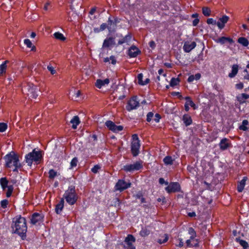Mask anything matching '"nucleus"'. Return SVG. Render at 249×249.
<instances>
[{
    "instance_id": "1",
    "label": "nucleus",
    "mask_w": 249,
    "mask_h": 249,
    "mask_svg": "<svg viewBox=\"0 0 249 249\" xmlns=\"http://www.w3.org/2000/svg\"><path fill=\"white\" fill-rule=\"evenodd\" d=\"M12 228L14 233L23 238L26 236L27 226L26 219L21 215H18L13 220Z\"/></svg>"
},
{
    "instance_id": "2",
    "label": "nucleus",
    "mask_w": 249,
    "mask_h": 249,
    "mask_svg": "<svg viewBox=\"0 0 249 249\" xmlns=\"http://www.w3.org/2000/svg\"><path fill=\"white\" fill-rule=\"evenodd\" d=\"M5 160V166L8 168H12L14 172H18V170L22 168L20 163L19 156L14 152H11L6 155L3 158Z\"/></svg>"
},
{
    "instance_id": "3",
    "label": "nucleus",
    "mask_w": 249,
    "mask_h": 249,
    "mask_svg": "<svg viewBox=\"0 0 249 249\" xmlns=\"http://www.w3.org/2000/svg\"><path fill=\"white\" fill-rule=\"evenodd\" d=\"M64 199L71 205H74L78 199V195L76 192L75 186L71 185L65 192L63 195Z\"/></svg>"
},
{
    "instance_id": "4",
    "label": "nucleus",
    "mask_w": 249,
    "mask_h": 249,
    "mask_svg": "<svg viewBox=\"0 0 249 249\" xmlns=\"http://www.w3.org/2000/svg\"><path fill=\"white\" fill-rule=\"evenodd\" d=\"M41 152V151H36L34 149L32 152L27 154L25 156V161L28 165L31 166L33 162L39 163L42 158Z\"/></svg>"
},
{
    "instance_id": "5",
    "label": "nucleus",
    "mask_w": 249,
    "mask_h": 249,
    "mask_svg": "<svg viewBox=\"0 0 249 249\" xmlns=\"http://www.w3.org/2000/svg\"><path fill=\"white\" fill-rule=\"evenodd\" d=\"M37 90V87L30 83L24 86L22 89V90L23 93H26L29 97L34 99H36L37 96V94L36 93Z\"/></svg>"
},
{
    "instance_id": "6",
    "label": "nucleus",
    "mask_w": 249,
    "mask_h": 249,
    "mask_svg": "<svg viewBox=\"0 0 249 249\" xmlns=\"http://www.w3.org/2000/svg\"><path fill=\"white\" fill-rule=\"evenodd\" d=\"M142 168L143 161L139 160L132 164H126L124 166L122 169L126 172H133L135 171H138Z\"/></svg>"
},
{
    "instance_id": "7",
    "label": "nucleus",
    "mask_w": 249,
    "mask_h": 249,
    "mask_svg": "<svg viewBox=\"0 0 249 249\" xmlns=\"http://www.w3.org/2000/svg\"><path fill=\"white\" fill-rule=\"evenodd\" d=\"M8 180L6 177L1 178H0V184L3 191L7 188L6 196V197H9L11 196L13 193L14 187L12 185H8Z\"/></svg>"
},
{
    "instance_id": "8",
    "label": "nucleus",
    "mask_w": 249,
    "mask_h": 249,
    "mask_svg": "<svg viewBox=\"0 0 249 249\" xmlns=\"http://www.w3.org/2000/svg\"><path fill=\"white\" fill-rule=\"evenodd\" d=\"M133 141L131 143V150L133 156H137L139 153L140 147V141L137 134L132 135Z\"/></svg>"
},
{
    "instance_id": "9",
    "label": "nucleus",
    "mask_w": 249,
    "mask_h": 249,
    "mask_svg": "<svg viewBox=\"0 0 249 249\" xmlns=\"http://www.w3.org/2000/svg\"><path fill=\"white\" fill-rule=\"evenodd\" d=\"M140 103L136 96H133L128 101L126 106V109L127 111H130L133 109H136L139 107Z\"/></svg>"
},
{
    "instance_id": "10",
    "label": "nucleus",
    "mask_w": 249,
    "mask_h": 249,
    "mask_svg": "<svg viewBox=\"0 0 249 249\" xmlns=\"http://www.w3.org/2000/svg\"><path fill=\"white\" fill-rule=\"evenodd\" d=\"M131 186V183L126 182L122 179H119L115 185V190L122 192Z\"/></svg>"
},
{
    "instance_id": "11",
    "label": "nucleus",
    "mask_w": 249,
    "mask_h": 249,
    "mask_svg": "<svg viewBox=\"0 0 249 249\" xmlns=\"http://www.w3.org/2000/svg\"><path fill=\"white\" fill-rule=\"evenodd\" d=\"M181 187L178 182H172L165 188V190L168 193L180 192Z\"/></svg>"
},
{
    "instance_id": "12",
    "label": "nucleus",
    "mask_w": 249,
    "mask_h": 249,
    "mask_svg": "<svg viewBox=\"0 0 249 249\" xmlns=\"http://www.w3.org/2000/svg\"><path fill=\"white\" fill-rule=\"evenodd\" d=\"M113 19L110 17L107 21V29L109 32L115 30L117 24L119 22V20L118 18L113 17Z\"/></svg>"
},
{
    "instance_id": "13",
    "label": "nucleus",
    "mask_w": 249,
    "mask_h": 249,
    "mask_svg": "<svg viewBox=\"0 0 249 249\" xmlns=\"http://www.w3.org/2000/svg\"><path fill=\"white\" fill-rule=\"evenodd\" d=\"M141 53V51L135 46H132L128 51V55L130 57H136Z\"/></svg>"
},
{
    "instance_id": "14",
    "label": "nucleus",
    "mask_w": 249,
    "mask_h": 249,
    "mask_svg": "<svg viewBox=\"0 0 249 249\" xmlns=\"http://www.w3.org/2000/svg\"><path fill=\"white\" fill-rule=\"evenodd\" d=\"M196 44L195 41L191 43L187 41L184 43L183 49L185 52L189 53L196 47Z\"/></svg>"
},
{
    "instance_id": "15",
    "label": "nucleus",
    "mask_w": 249,
    "mask_h": 249,
    "mask_svg": "<svg viewBox=\"0 0 249 249\" xmlns=\"http://www.w3.org/2000/svg\"><path fill=\"white\" fill-rule=\"evenodd\" d=\"M229 18V17L226 15H224L221 18H220L217 22V25L219 29H223L225 24L228 21Z\"/></svg>"
},
{
    "instance_id": "16",
    "label": "nucleus",
    "mask_w": 249,
    "mask_h": 249,
    "mask_svg": "<svg viewBox=\"0 0 249 249\" xmlns=\"http://www.w3.org/2000/svg\"><path fill=\"white\" fill-rule=\"evenodd\" d=\"M43 217L42 214L37 213H35L32 215L31 223L33 225H35L37 223L41 221L43 219Z\"/></svg>"
},
{
    "instance_id": "17",
    "label": "nucleus",
    "mask_w": 249,
    "mask_h": 249,
    "mask_svg": "<svg viewBox=\"0 0 249 249\" xmlns=\"http://www.w3.org/2000/svg\"><path fill=\"white\" fill-rule=\"evenodd\" d=\"M230 145L231 143L229 142V140L227 138L222 139L219 144L220 149L223 151L227 149Z\"/></svg>"
},
{
    "instance_id": "18",
    "label": "nucleus",
    "mask_w": 249,
    "mask_h": 249,
    "mask_svg": "<svg viewBox=\"0 0 249 249\" xmlns=\"http://www.w3.org/2000/svg\"><path fill=\"white\" fill-rule=\"evenodd\" d=\"M109 83V80L106 78L104 80L98 79L96 80L95 86L98 89H101L102 87L105 85H107Z\"/></svg>"
},
{
    "instance_id": "19",
    "label": "nucleus",
    "mask_w": 249,
    "mask_h": 249,
    "mask_svg": "<svg viewBox=\"0 0 249 249\" xmlns=\"http://www.w3.org/2000/svg\"><path fill=\"white\" fill-rule=\"evenodd\" d=\"M216 43L224 44L226 42H228L230 44L233 43V40L232 38L228 37L222 36L215 40Z\"/></svg>"
},
{
    "instance_id": "20",
    "label": "nucleus",
    "mask_w": 249,
    "mask_h": 249,
    "mask_svg": "<svg viewBox=\"0 0 249 249\" xmlns=\"http://www.w3.org/2000/svg\"><path fill=\"white\" fill-rule=\"evenodd\" d=\"M115 38L113 37H109L104 40L103 47L108 48L111 45H115Z\"/></svg>"
},
{
    "instance_id": "21",
    "label": "nucleus",
    "mask_w": 249,
    "mask_h": 249,
    "mask_svg": "<svg viewBox=\"0 0 249 249\" xmlns=\"http://www.w3.org/2000/svg\"><path fill=\"white\" fill-rule=\"evenodd\" d=\"M132 38V36L130 34H128L125 36L123 37L121 39H119L118 42V45H122L124 43H126L128 44V43L130 42Z\"/></svg>"
},
{
    "instance_id": "22",
    "label": "nucleus",
    "mask_w": 249,
    "mask_h": 249,
    "mask_svg": "<svg viewBox=\"0 0 249 249\" xmlns=\"http://www.w3.org/2000/svg\"><path fill=\"white\" fill-rule=\"evenodd\" d=\"M64 206V200L62 198L60 201L56 205L55 212L57 214H60L62 212Z\"/></svg>"
},
{
    "instance_id": "23",
    "label": "nucleus",
    "mask_w": 249,
    "mask_h": 249,
    "mask_svg": "<svg viewBox=\"0 0 249 249\" xmlns=\"http://www.w3.org/2000/svg\"><path fill=\"white\" fill-rule=\"evenodd\" d=\"M238 102L240 104L246 102V100L249 98V95L246 93H242L236 97Z\"/></svg>"
},
{
    "instance_id": "24",
    "label": "nucleus",
    "mask_w": 249,
    "mask_h": 249,
    "mask_svg": "<svg viewBox=\"0 0 249 249\" xmlns=\"http://www.w3.org/2000/svg\"><path fill=\"white\" fill-rule=\"evenodd\" d=\"M182 120L186 126L190 125L193 122L191 117L188 114H184L182 117Z\"/></svg>"
},
{
    "instance_id": "25",
    "label": "nucleus",
    "mask_w": 249,
    "mask_h": 249,
    "mask_svg": "<svg viewBox=\"0 0 249 249\" xmlns=\"http://www.w3.org/2000/svg\"><path fill=\"white\" fill-rule=\"evenodd\" d=\"M248 178L247 177H244L238 183L237 185V191L238 192H242L246 184V181Z\"/></svg>"
},
{
    "instance_id": "26",
    "label": "nucleus",
    "mask_w": 249,
    "mask_h": 249,
    "mask_svg": "<svg viewBox=\"0 0 249 249\" xmlns=\"http://www.w3.org/2000/svg\"><path fill=\"white\" fill-rule=\"evenodd\" d=\"M70 122L72 124V128L75 129L77 128V125L80 123V121L78 116H75L71 120Z\"/></svg>"
},
{
    "instance_id": "27",
    "label": "nucleus",
    "mask_w": 249,
    "mask_h": 249,
    "mask_svg": "<svg viewBox=\"0 0 249 249\" xmlns=\"http://www.w3.org/2000/svg\"><path fill=\"white\" fill-rule=\"evenodd\" d=\"M238 65L237 64L233 65L231 68V71L229 74V77L230 78L234 77L238 73Z\"/></svg>"
},
{
    "instance_id": "28",
    "label": "nucleus",
    "mask_w": 249,
    "mask_h": 249,
    "mask_svg": "<svg viewBox=\"0 0 249 249\" xmlns=\"http://www.w3.org/2000/svg\"><path fill=\"white\" fill-rule=\"evenodd\" d=\"M8 62V60H6L0 65V75H3V74L5 73L7 69L6 64Z\"/></svg>"
},
{
    "instance_id": "29",
    "label": "nucleus",
    "mask_w": 249,
    "mask_h": 249,
    "mask_svg": "<svg viewBox=\"0 0 249 249\" xmlns=\"http://www.w3.org/2000/svg\"><path fill=\"white\" fill-rule=\"evenodd\" d=\"M186 248H192L193 247H198V242L197 239H196L195 240V243L193 242V243H191V239H188L186 241Z\"/></svg>"
},
{
    "instance_id": "30",
    "label": "nucleus",
    "mask_w": 249,
    "mask_h": 249,
    "mask_svg": "<svg viewBox=\"0 0 249 249\" xmlns=\"http://www.w3.org/2000/svg\"><path fill=\"white\" fill-rule=\"evenodd\" d=\"M238 42L241 45H242L244 47H247L249 45V41L248 40L244 37H240L238 39Z\"/></svg>"
},
{
    "instance_id": "31",
    "label": "nucleus",
    "mask_w": 249,
    "mask_h": 249,
    "mask_svg": "<svg viewBox=\"0 0 249 249\" xmlns=\"http://www.w3.org/2000/svg\"><path fill=\"white\" fill-rule=\"evenodd\" d=\"M164 164L166 165H171L173 164L174 160L171 156H166L163 160Z\"/></svg>"
},
{
    "instance_id": "32",
    "label": "nucleus",
    "mask_w": 249,
    "mask_h": 249,
    "mask_svg": "<svg viewBox=\"0 0 249 249\" xmlns=\"http://www.w3.org/2000/svg\"><path fill=\"white\" fill-rule=\"evenodd\" d=\"M53 36L56 39L61 40V41H65L66 40V37H64L63 35L59 32H55L53 34Z\"/></svg>"
},
{
    "instance_id": "33",
    "label": "nucleus",
    "mask_w": 249,
    "mask_h": 249,
    "mask_svg": "<svg viewBox=\"0 0 249 249\" xmlns=\"http://www.w3.org/2000/svg\"><path fill=\"white\" fill-rule=\"evenodd\" d=\"M236 240L240 244L241 246L243 247L244 249H247L248 248H249V244L246 241L240 239L239 238H236Z\"/></svg>"
},
{
    "instance_id": "34",
    "label": "nucleus",
    "mask_w": 249,
    "mask_h": 249,
    "mask_svg": "<svg viewBox=\"0 0 249 249\" xmlns=\"http://www.w3.org/2000/svg\"><path fill=\"white\" fill-rule=\"evenodd\" d=\"M133 242H124V248L125 249H136L135 247L132 245Z\"/></svg>"
},
{
    "instance_id": "35",
    "label": "nucleus",
    "mask_w": 249,
    "mask_h": 249,
    "mask_svg": "<svg viewBox=\"0 0 249 249\" xmlns=\"http://www.w3.org/2000/svg\"><path fill=\"white\" fill-rule=\"evenodd\" d=\"M185 99L186 100V103H188V104H189V106H190L194 109H196V104L192 100V99H191L190 97L186 96V97H185Z\"/></svg>"
},
{
    "instance_id": "36",
    "label": "nucleus",
    "mask_w": 249,
    "mask_h": 249,
    "mask_svg": "<svg viewBox=\"0 0 249 249\" xmlns=\"http://www.w3.org/2000/svg\"><path fill=\"white\" fill-rule=\"evenodd\" d=\"M168 238H169L168 235L167 234H164V235L162 237H161V238L159 239L158 240L157 242L159 244H162L166 243L168 241Z\"/></svg>"
},
{
    "instance_id": "37",
    "label": "nucleus",
    "mask_w": 249,
    "mask_h": 249,
    "mask_svg": "<svg viewBox=\"0 0 249 249\" xmlns=\"http://www.w3.org/2000/svg\"><path fill=\"white\" fill-rule=\"evenodd\" d=\"M123 126L122 125H116L115 124L114 126L111 129V131L115 133H118L123 129Z\"/></svg>"
},
{
    "instance_id": "38",
    "label": "nucleus",
    "mask_w": 249,
    "mask_h": 249,
    "mask_svg": "<svg viewBox=\"0 0 249 249\" xmlns=\"http://www.w3.org/2000/svg\"><path fill=\"white\" fill-rule=\"evenodd\" d=\"M248 124V121L247 120H244L242 122V124L240 125L239 129L243 131H246L248 129L247 125Z\"/></svg>"
},
{
    "instance_id": "39",
    "label": "nucleus",
    "mask_w": 249,
    "mask_h": 249,
    "mask_svg": "<svg viewBox=\"0 0 249 249\" xmlns=\"http://www.w3.org/2000/svg\"><path fill=\"white\" fill-rule=\"evenodd\" d=\"M180 82V80L178 78H172L170 81V85L171 87H174L178 85Z\"/></svg>"
},
{
    "instance_id": "40",
    "label": "nucleus",
    "mask_w": 249,
    "mask_h": 249,
    "mask_svg": "<svg viewBox=\"0 0 249 249\" xmlns=\"http://www.w3.org/2000/svg\"><path fill=\"white\" fill-rule=\"evenodd\" d=\"M150 234V231L146 228H142L140 232L142 237H145Z\"/></svg>"
},
{
    "instance_id": "41",
    "label": "nucleus",
    "mask_w": 249,
    "mask_h": 249,
    "mask_svg": "<svg viewBox=\"0 0 249 249\" xmlns=\"http://www.w3.org/2000/svg\"><path fill=\"white\" fill-rule=\"evenodd\" d=\"M57 176V172L53 169H51L49 171V178L53 179Z\"/></svg>"
},
{
    "instance_id": "42",
    "label": "nucleus",
    "mask_w": 249,
    "mask_h": 249,
    "mask_svg": "<svg viewBox=\"0 0 249 249\" xmlns=\"http://www.w3.org/2000/svg\"><path fill=\"white\" fill-rule=\"evenodd\" d=\"M202 13L205 16H209L211 15V10L208 7H204L202 8Z\"/></svg>"
},
{
    "instance_id": "43",
    "label": "nucleus",
    "mask_w": 249,
    "mask_h": 249,
    "mask_svg": "<svg viewBox=\"0 0 249 249\" xmlns=\"http://www.w3.org/2000/svg\"><path fill=\"white\" fill-rule=\"evenodd\" d=\"M78 159L76 157L73 158L71 162V167L70 168H73L77 166L78 163Z\"/></svg>"
},
{
    "instance_id": "44",
    "label": "nucleus",
    "mask_w": 249,
    "mask_h": 249,
    "mask_svg": "<svg viewBox=\"0 0 249 249\" xmlns=\"http://www.w3.org/2000/svg\"><path fill=\"white\" fill-rule=\"evenodd\" d=\"M136 197L137 198H138V199H140L141 203H145L146 202L145 199V198H144L143 197L142 193H140L139 192V193L136 194Z\"/></svg>"
},
{
    "instance_id": "45",
    "label": "nucleus",
    "mask_w": 249,
    "mask_h": 249,
    "mask_svg": "<svg viewBox=\"0 0 249 249\" xmlns=\"http://www.w3.org/2000/svg\"><path fill=\"white\" fill-rule=\"evenodd\" d=\"M106 28H107V25L106 23H102L100 28V30H98L97 29H94V31L95 32H98L99 31H102L105 30Z\"/></svg>"
},
{
    "instance_id": "46",
    "label": "nucleus",
    "mask_w": 249,
    "mask_h": 249,
    "mask_svg": "<svg viewBox=\"0 0 249 249\" xmlns=\"http://www.w3.org/2000/svg\"><path fill=\"white\" fill-rule=\"evenodd\" d=\"M135 242V237L131 234H128L127 236L125 238L124 242Z\"/></svg>"
},
{
    "instance_id": "47",
    "label": "nucleus",
    "mask_w": 249,
    "mask_h": 249,
    "mask_svg": "<svg viewBox=\"0 0 249 249\" xmlns=\"http://www.w3.org/2000/svg\"><path fill=\"white\" fill-rule=\"evenodd\" d=\"M107 127L110 130L112 129V128L114 126V125L115 124L114 123H113L111 121H107L105 123Z\"/></svg>"
},
{
    "instance_id": "48",
    "label": "nucleus",
    "mask_w": 249,
    "mask_h": 249,
    "mask_svg": "<svg viewBox=\"0 0 249 249\" xmlns=\"http://www.w3.org/2000/svg\"><path fill=\"white\" fill-rule=\"evenodd\" d=\"M7 128V125L6 124L4 123H0V132H4Z\"/></svg>"
},
{
    "instance_id": "49",
    "label": "nucleus",
    "mask_w": 249,
    "mask_h": 249,
    "mask_svg": "<svg viewBox=\"0 0 249 249\" xmlns=\"http://www.w3.org/2000/svg\"><path fill=\"white\" fill-rule=\"evenodd\" d=\"M142 78H143V75L142 73H139L138 75L137 78H138V83L139 84L141 85H143V81H142Z\"/></svg>"
},
{
    "instance_id": "50",
    "label": "nucleus",
    "mask_w": 249,
    "mask_h": 249,
    "mask_svg": "<svg viewBox=\"0 0 249 249\" xmlns=\"http://www.w3.org/2000/svg\"><path fill=\"white\" fill-rule=\"evenodd\" d=\"M207 23L208 24L217 25V22L216 20H214L213 18H212L207 19Z\"/></svg>"
},
{
    "instance_id": "51",
    "label": "nucleus",
    "mask_w": 249,
    "mask_h": 249,
    "mask_svg": "<svg viewBox=\"0 0 249 249\" xmlns=\"http://www.w3.org/2000/svg\"><path fill=\"white\" fill-rule=\"evenodd\" d=\"M100 169V166L98 165H95L94 166V167L91 169V171L93 173H97L99 170Z\"/></svg>"
},
{
    "instance_id": "52",
    "label": "nucleus",
    "mask_w": 249,
    "mask_h": 249,
    "mask_svg": "<svg viewBox=\"0 0 249 249\" xmlns=\"http://www.w3.org/2000/svg\"><path fill=\"white\" fill-rule=\"evenodd\" d=\"M24 44L27 46L28 48H31L32 46V43L29 39H25L24 40Z\"/></svg>"
},
{
    "instance_id": "53",
    "label": "nucleus",
    "mask_w": 249,
    "mask_h": 249,
    "mask_svg": "<svg viewBox=\"0 0 249 249\" xmlns=\"http://www.w3.org/2000/svg\"><path fill=\"white\" fill-rule=\"evenodd\" d=\"M8 204V201L6 199L2 200L1 201V206L3 208H6Z\"/></svg>"
},
{
    "instance_id": "54",
    "label": "nucleus",
    "mask_w": 249,
    "mask_h": 249,
    "mask_svg": "<svg viewBox=\"0 0 249 249\" xmlns=\"http://www.w3.org/2000/svg\"><path fill=\"white\" fill-rule=\"evenodd\" d=\"M154 114L152 112H149L147 114L146 121L148 122H150L151 121L152 117H153Z\"/></svg>"
},
{
    "instance_id": "55",
    "label": "nucleus",
    "mask_w": 249,
    "mask_h": 249,
    "mask_svg": "<svg viewBox=\"0 0 249 249\" xmlns=\"http://www.w3.org/2000/svg\"><path fill=\"white\" fill-rule=\"evenodd\" d=\"M47 69L51 72L52 74L55 73L56 71L52 66H48Z\"/></svg>"
},
{
    "instance_id": "56",
    "label": "nucleus",
    "mask_w": 249,
    "mask_h": 249,
    "mask_svg": "<svg viewBox=\"0 0 249 249\" xmlns=\"http://www.w3.org/2000/svg\"><path fill=\"white\" fill-rule=\"evenodd\" d=\"M235 87L237 89H241L243 88L244 85L242 83L240 82L239 83L236 84L235 85Z\"/></svg>"
},
{
    "instance_id": "57",
    "label": "nucleus",
    "mask_w": 249,
    "mask_h": 249,
    "mask_svg": "<svg viewBox=\"0 0 249 249\" xmlns=\"http://www.w3.org/2000/svg\"><path fill=\"white\" fill-rule=\"evenodd\" d=\"M188 232H189V233L192 235H196V232L194 230V229L193 228H189V230H188Z\"/></svg>"
},
{
    "instance_id": "58",
    "label": "nucleus",
    "mask_w": 249,
    "mask_h": 249,
    "mask_svg": "<svg viewBox=\"0 0 249 249\" xmlns=\"http://www.w3.org/2000/svg\"><path fill=\"white\" fill-rule=\"evenodd\" d=\"M110 60H111V64L115 65L116 63V59L114 56L111 55L110 57Z\"/></svg>"
},
{
    "instance_id": "59",
    "label": "nucleus",
    "mask_w": 249,
    "mask_h": 249,
    "mask_svg": "<svg viewBox=\"0 0 249 249\" xmlns=\"http://www.w3.org/2000/svg\"><path fill=\"white\" fill-rule=\"evenodd\" d=\"M160 115L159 114H156L155 116V118H154V121L156 122V123H158L160 121Z\"/></svg>"
},
{
    "instance_id": "60",
    "label": "nucleus",
    "mask_w": 249,
    "mask_h": 249,
    "mask_svg": "<svg viewBox=\"0 0 249 249\" xmlns=\"http://www.w3.org/2000/svg\"><path fill=\"white\" fill-rule=\"evenodd\" d=\"M199 22V19H198V18H195L193 21V25L194 26H196L198 24Z\"/></svg>"
},
{
    "instance_id": "61",
    "label": "nucleus",
    "mask_w": 249,
    "mask_h": 249,
    "mask_svg": "<svg viewBox=\"0 0 249 249\" xmlns=\"http://www.w3.org/2000/svg\"><path fill=\"white\" fill-rule=\"evenodd\" d=\"M244 72H246L247 74L244 76V79L249 80V73L248 72L247 69L244 71Z\"/></svg>"
},
{
    "instance_id": "62",
    "label": "nucleus",
    "mask_w": 249,
    "mask_h": 249,
    "mask_svg": "<svg viewBox=\"0 0 249 249\" xmlns=\"http://www.w3.org/2000/svg\"><path fill=\"white\" fill-rule=\"evenodd\" d=\"M149 46H150L151 48H152V49L155 48V47H156V43H155V42L154 41H153V40H152V41H150V42H149Z\"/></svg>"
},
{
    "instance_id": "63",
    "label": "nucleus",
    "mask_w": 249,
    "mask_h": 249,
    "mask_svg": "<svg viewBox=\"0 0 249 249\" xmlns=\"http://www.w3.org/2000/svg\"><path fill=\"white\" fill-rule=\"evenodd\" d=\"M195 80V76L194 75H190L188 78V82H192Z\"/></svg>"
},
{
    "instance_id": "64",
    "label": "nucleus",
    "mask_w": 249,
    "mask_h": 249,
    "mask_svg": "<svg viewBox=\"0 0 249 249\" xmlns=\"http://www.w3.org/2000/svg\"><path fill=\"white\" fill-rule=\"evenodd\" d=\"M51 5V2L48 1V2H47L46 3V4L44 5V9L46 11H47L48 10V7Z\"/></svg>"
}]
</instances>
